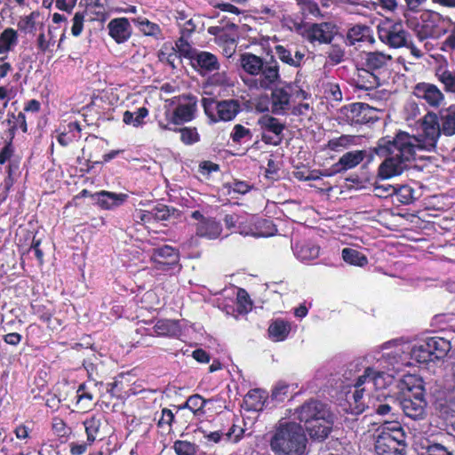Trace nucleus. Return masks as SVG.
<instances>
[{"label":"nucleus","mask_w":455,"mask_h":455,"mask_svg":"<svg viewBox=\"0 0 455 455\" xmlns=\"http://www.w3.org/2000/svg\"><path fill=\"white\" fill-rule=\"evenodd\" d=\"M420 142L421 140L403 131L394 137L379 139L377 145L369 150V162L374 156L386 157L379 165L378 178L387 180L400 175L408 167V163L415 160L417 149L424 148Z\"/></svg>","instance_id":"1"},{"label":"nucleus","mask_w":455,"mask_h":455,"mask_svg":"<svg viewBox=\"0 0 455 455\" xmlns=\"http://www.w3.org/2000/svg\"><path fill=\"white\" fill-rule=\"evenodd\" d=\"M238 65L244 74L243 82L251 90L269 91L281 82L280 65L274 54L245 52L239 55Z\"/></svg>","instance_id":"2"},{"label":"nucleus","mask_w":455,"mask_h":455,"mask_svg":"<svg viewBox=\"0 0 455 455\" xmlns=\"http://www.w3.org/2000/svg\"><path fill=\"white\" fill-rule=\"evenodd\" d=\"M307 437L302 427L293 421H279L270 433L269 447L275 455H303Z\"/></svg>","instance_id":"3"},{"label":"nucleus","mask_w":455,"mask_h":455,"mask_svg":"<svg viewBox=\"0 0 455 455\" xmlns=\"http://www.w3.org/2000/svg\"><path fill=\"white\" fill-rule=\"evenodd\" d=\"M296 413L312 439L323 441L328 437L333 426V415L325 403L310 399L299 407Z\"/></svg>","instance_id":"4"},{"label":"nucleus","mask_w":455,"mask_h":455,"mask_svg":"<svg viewBox=\"0 0 455 455\" xmlns=\"http://www.w3.org/2000/svg\"><path fill=\"white\" fill-rule=\"evenodd\" d=\"M170 107L165 108L164 116L157 117V124L163 131H177L181 126L193 121L196 116L198 99L192 93H183L167 100Z\"/></svg>","instance_id":"5"},{"label":"nucleus","mask_w":455,"mask_h":455,"mask_svg":"<svg viewBox=\"0 0 455 455\" xmlns=\"http://www.w3.org/2000/svg\"><path fill=\"white\" fill-rule=\"evenodd\" d=\"M384 376L385 373L383 371H379L371 367H367L364 370L363 374L357 378L355 384L354 385L355 391L351 395L349 392L347 394L348 408H346L345 411L347 413L354 415L363 413L365 411V404L363 401L364 393V387H363V386L364 384L371 383L376 388H382L385 386Z\"/></svg>","instance_id":"6"},{"label":"nucleus","mask_w":455,"mask_h":455,"mask_svg":"<svg viewBox=\"0 0 455 455\" xmlns=\"http://www.w3.org/2000/svg\"><path fill=\"white\" fill-rule=\"evenodd\" d=\"M271 111L275 115H284L291 108V101L307 100L310 94L297 83H284L282 86H274L271 90Z\"/></svg>","instance_id":"7"},{"label":"nucleus","mask_w":455,"mask_h":455,"mask_svg":"<svg viewBox=\"0 0 455 455\" xmlns=\"http://www.w3.org/2000/svg\"><path fill=\"white\" fill-rule=\"evenodd\" d=\"M202 106L211 123L232 121L242 111L240 101L235 99L203 98Z\"/></svg>","instance_id":"8"},{"label":"nucleus","mask_w":455,"mask_h":455,"mask_svg":"<svg viewBox=\"0 0 455 455\" xmlns=\"http://www.w3.org/2000/svg\"><path fill=\"white\" fill-rule=\"evenodd\" d=\"M406 386V392H403L400 400V406L408 418L412 419H422L425 415L427 402L425 400V389L421 384L410 385L407 380L403 381Z\"/></svg>","instance_id":"9"},{"label":"nucleus","mask_w":455,"mask_h":455,"mask_svg":"<svg viewBox=\"0 0 455 455\" xmlns=\"http://www.w3.org/2000/svg\"><path fill=\"white\" fill-rule=\"evenodd\" d=\"M377 33L380 42L393 49L403 48L411 38V34L402 22H381L377 27Z\"/></svg>","instance_id":"10"},{"label":"nucleus","mask_w":455,"mask_h":455,"mask_svg":"<svg viewBox=\"0 0 455 455\" xmlns=\"http://www.w3.org/2000/svg\"><path fill=\"white\" fill-rule=\"evenodd\" d=\"M335 25L331 22L297 23V32L308 43L331 44L334 38Z\"/></svg>","instance_id":"11"},{"label":"nucleus","mask_w":455,"mask_h":455,"mask_svg":"<svg viewBox=\"0 0 455 455\" xmlns=\"http://www.w3.org/2000/svg\"><path fill=\"white\" fill-rule=\"evenodd\" d=\"M257 124L261 130V140L267 145L278 146L283 138V131L285 124L282 123L278 118L268 114L261 116Z\"/></svg>","instance_id":"12"},{"label":"nucleus","mask_w":455,"mask_h":455,"mask_svg":"<svg viewBox=\"0 0 455 455\" xmlns=\"http://www.w3.org/2000/svg\"><path fill=\"white\" fill-rule=\"evenodd\" d=\"M180 251L171 245L154 248L150 257L154 268L159 271H169L180 266Z\"/></svg>","instance_id":"13"},{"label":"nucleus","mask_w":455,"mask_h":455,"mask_svg":"<svg viewBox=\"0 0 455 455\" xmlns=\"http://www.w3.org/2000/svg\"><path fill=\"white\" fill-rule=\"evenodd\" d=\"M344 120L350 125L366 124L376 121L374 109L366 103H352L342 108Z\"/></svg>","instance_id":"14"},{"label":"nucleus","mask_w":455,"mask_h":455,"mask_svg":"<svg viewBox=\"0 0 455 455\" xmlns=\"http://www.w3.org/2000/svg\"><path fill=\"white\" fill-rule=\"evenodd\" d=\"M390 437L387 435H378L374 450L377 455H405L406 453V440L400 439V435Z\"/></svg>","instance_id":"15"},{"label":"nucleus","mask_w":455,"mask_h":455,"mask_svg":"<svg viewBox=\"0 0 455 455\" xmlns=\"http://www.w3.org/2000/svg\"><path fill=\"white\" fill-rule=\"evenodd\" d=\"M31 313L40 321L46 323L47 328L51 331L57 330L62 322L59 318L54 317L55 307L49 300L35 299L30 303Z\"/></svg>","instance_id":"16"},{"label":"nucleus","mask_w":455,"mask_h":455,"mask_svg":"<svg viewBox=\"0 0 455 455\" xmlns=\"http://www.w3.org/2000/svg\"><path fill=\"white\" fill-rule=\"evenodd\" d=\"M190 65L202 76L210 75L220 68V63L215 54L199 50L190 61Z\"/></svg>","instance_id":"17"},{"label":"nucleus","mask_w":455,"mask_h":455,"mask_svg":"<svg viewBox=\"0 0 455 455\" xmlns=\"http://www.w3.org/2000/svg\"><path fill=\"white\" fill-rule=\"evenodd\" d=\"M369 159V151L354 150L345 153L337 163L331 165L326 176L344 172L359 165L365 158Z\"/></svg>","instance_id":"18"},{"label":"nucleus","mask_w":455,"mask_h":455,"mask_svg":"<svg viewBox=\"0 0 455 455\" xmlns=\"http://www.w3.org/2000/svg\"><path fill=\"white\" fill-rule=\"evenodd\" d=\"M75 406L84 412L91 411L97 403L96 384L84 382L78 386L75 396Z\"/></svg>","instance_id":"19"},{"label":"nucleus","mask_w":455,"mask_h":455,"mask_svg":"<svg viewBox=\"0 0 455 455\" xmlns=\"http://www.w3.org/2000/svg\"><path fill=\"white\" fill-rule=\"evenodd\" d=\"M392 61V56L379 51L365 52L363 66L379 76L387 72Z\"/></svg>","instance_id":"20"},{"label":"nucleus","mask_w":455,"mask_h":455,"mask_svg":"<svg viewBox=\"0 0 455 455\" xmlns=\"http://www.w3.org/2000/svg\"><path fill=\"white\" fill-rule=\"evenodd\" d=\"M413 94L423 100L431 107L437 108L441 105L444 97L438 87L433 84L419 83L413 88Z\"/></svg>","instance_id":"21"},{"label":"nucleus","mask_w":455,"mask_h":455,"mask_svg":"<svg viewBox=\"0 0 455 455\" xmlns=\"http://www.w3.org/2000/svg\"><path fill=\"white\" fill-rule=\"evenodd\" d=\"M275 56L281 62L289 67L299 68L305 60V52L299 49L293 50L289 45L276 44L274 47Z\"/></svg>","instance_id":"22"},{"label":"nucleus","mask_w":455,"mask_h":455,"mask_svg":"<svg viewBox=\"0 0 455 455\" xmlns=\"http://www.w3.org/2000/svg\"><path fill=\"white\" fill-rule=\"evenodd\" d=\"M129 196L124 193H115L107 190H100L94 193L92 198L96 201L97 205L102 210H114L123 205Z\"/></svg>","instance_id":"23"},{"label":"nucleus","mask_w":455,"mask_h":455,"mask_svg":"<svg viewBox=\"0 0 455 455\" xmlns=\"http://www.w3.org/2000/svg\"><path fill=\"white\" fill-rule=\"evenodd\" d=\"M109 36L118 44L127 42L132 36V29L125 17L115 18L108 24Z\"/></svg>","instance_id":"24"},{"label":"nucleus","mask_w":455,"mask_h":455,"mask_svg":"<svg viewBox=\"0 0 455 455\" xmlns=\"http://www.w3.org/2000/svg\"><path fill=\"white\" fill-rule=\"evenodd\" d=\"M421 126L425 142L429 147H435L442 132L437 115L428 112L423 117Z\"/></svg>","instance_id":"25"},{"label":"nucleus","mask_w":455,"mask_h":455,"mask_svg":"<svg viewBox=\"0 0 455 455\" xmlns=\"http://www.w3.org/2000/svg\"><path fill=\"white\" fill-rule=\"evenodd\" d=\"M421 22L416 27V34L419 41L435 38L439 36V28L433 12H426L420 16Z\"/></svg>","instance_id":"26"},{"label":"nucleus","mask_w":455,"mask_h":455,"mask_svg":"<svg viewBox=\"0 0 455 455\" xmlns=\"http://www.w3.org/2000/svg\"><path fill=\"white\" fill-rule=\"evenodd\" d=\"M353 84L359 90L371 91L380 85V78L377 73H373L366 68H358L353 77Z\"/></svg>","instance_id":"27"},{"label":"nucleus","mask_w":455,"mask_h":455,"mask_svg":"<svg viewBox=\"0 0 455 455\" xmlns=\"http://www.w3.org/2000/svg\"><path fill=\"white\" fill-rule=\"evenodd\" d=\"M294 255L301 261L315 259L320 254V246L312 241H298L292 247Z\"/></svg>","instance_id":"28"},{"label":"nucleus","mask_w":455,"mask_h":455,"mask_svg":"<svg viewBox=\"0 0 455 455\" xmlns=\"http://www.w3.org/2000/svg\"><path fill=\"white\" fill-rule=\"evenodd\" d=\"M267 397V393L263 389H251L243 398V409L247 411H261Z\"/></svg>","instance_id":"29"},{"label":"nucleus","mask_w":455,"mask_h":455,"mask_svg":"<svg viewBox=\"0 0 455 455\" xmlns=\"http://www.w3.org/2000/svg\"><path fill=\"white\" fill-rule=\"evenodd\" d=\"M291 331V324L289 321L282 318L272 320L267 328L268 338L275 342L285 340Z\"/></svg>","instance_id":"30"},{"label":"nucleus","mask_w":455,"mask_h":455,"mask_svg":"<svg viewBox=\"0 0 455 455\" xmlns=\"http://www.w3.org/2000/svg\"><path fill=\"white\" fill-rule=\"evenodd\" d=\"M221 231L220 223L211 217L206 218L202 222H197L196 225V234L200 237L215 239L220 235Z\"/></svg>","instance_id":"31"},{"label":"nucleus","mask_w":455,"mask_h":455,"mask_svg":"<svg viewBox=\"0 0 455 455\" xmlns=\"http://www.w3.org/2000/svg\"><path fill=\"white\" fill-rule=\"evenodd\" d=\"M426 346L429 348L434 361L444 358L451 348V342L441 337L427 338Z\"/></svg>","instance_id":"32"},{"label":"nucleus","mask_w":455,"mask_h":455,"mask_svg":"<svg viewBox=\"0 0 455 455\" xmlns=\"http://www.w3.org/2000/svg\"><path fill=\"white\" fill-rule=\"evenodd\" d=\"M18 124H12L7 131V140L4 141L2 148H0V165L3 166L7 162L15 156V147L13 140L15 138Z\"/></svg>","instance_id":"33"},{"label":"nucleus","mask_w":455,"mask_h":455,"mask_svg":"<svg viewBox=\"0 0 455 455\" xmlns=\"http://www.w3.org/2000/svg\"><path fill=\"white\" fill-rule=\"evenodd\" d=\"M84 427L86 439L89 445H92L97 439L101 440L100 429L102 427V419L98 415H92L83 422Z\"/></svg>","instance_id":"34"},{"label":"nucleus","mask_w":455,"mask_h":455,"mask_svg":"<svg viewBox=\"0 0 455 455\" xmlns=\"http://www.w3.org/2000/svg\"><path fill=\"white\" fill-rule=\"evenodd\" d=\"M207 400H205L202 395L198 394L192 395L188 396L187 401L180 405L174 406L177 411L188 409L193 412L195 416H203L205 413V406L207 403Z\"/></svg>","instance_id":"35"},{"label":"nucleus","mask_w":455,"mask_h":455,"mask_svg":"<svg viewBox=\"0 0 455 455\" xmlns=\"http://www.w3.org/2000/svg\"><path fill=\"white\" fill-rule=\"evenodd\" d=\"M133 24L146 36L159 38L162 36V28L157 23L148 20L147 18L140 16L132 20Z\"/></svg>","instance_id":"36"},{"label":"nucleus","mask_w":455,"mask_h":455,"mask_svg":"<svg viewBox=\"0 0 455 455\" xmlns=\"http://www.w3.org/2000/svg\"><path fill=\"white\" fill-rule=\"evenodd\" d=\"M157 336H177L180 331V324L178 321L169 319L158 320L153 327Z\"/></svg>","instance_id":"37"},{"label":"nucleus","mask_w":455,"mask_h":455,"mask_svg":"<svg viewBox=\"0 0 455 455\" xmlns=\"http://www.w3.org/2000/svg\"><path fill=\"white\" fill-rule=\"evenodd\" d=\"M435 76L443 85L444 91L455 95V70H450L446 67L439 66L435 69Z\"/></svg>","instance_id":"38"},{"label":"nucleus","mask_w":455,"mask_h":455,"mask_svg":"<svg viewBox=\"0 0 455 455\" xmlns=\"http://www.w3.org/2000/svg\"><path fill=\"white\" fill-rule=\"evenodd\" d=\"M358 136L342 134L339 137L329 140L326 144V148L331 151H340L351 146H356L358 144Z\"/></svg>","instance_id":"39"},{"label":"nucleus","mask_w":455,"mask_h":455,"mask_svg":"<svg viewBox=\"0 0 455 455\" xmlns=\"http://www.w3.org/2000/svg\"><path fill=\"white\" fill-rule=\"evenodd\" d=\"M154 420L156 422V427L162 431L170 433L172 428V424L175 421V413L169 408H162L161 411L156 412Z\"/></svg>","instance_id":"40"},{"label":"nucleus","mask_w":455,"mask_h":455,"mask_svg":"<svg viewBox=\"0 0 455 455\" xmlns=\"http://www.w3.org/2000/svg\"><path fill=\"white\" fill-rule=\"evenodd\" d=\"M341 254L343 260L349 265L364 267L368 264L365 254L356 249L344 248Z\"/></svg>","instance_id":"41"},{"label":"nucleus","mask_w":455,"mask_h":455,"mask_svg":"<svg viewBox=\"0 0 455 455\" xmlns=\"http://www.w3.org/2000/svg\"><path fill=\"white\" fill-rule=\"evenodd\" d=\"M188 38V36H180V37L176 40L173 48H175V52L179 54V57L188 59L190 62L198 50L192 47Z\"/></svg>","instance_id":"42"},{"label":"nucleus","mask_w":455,"mask_h":455,"mask_svg":"<svg viewBox=\"0 0 455 455\" xmlns=\"http://www.w3.org/2000/svg\"><path fill=\"white\" fill-rule=\"evenodd\" d=\"M230 139L233 143L241 145L251 140L252 132L249 128L243 124H236L234 125L230 132Z\"/></svg>","instance_id":"43"},{"label":"nucleus","mask_w":455,"mask_h":455,"mask_svg":"<svg viewBox=\"0 0 455 455\" xmlns=\"http://www.w3.org/2000/svg\"><path fill=\"white\" fill-rule=\"evenodd\" d=\"M236 312L239 315H245L252 309V300L249 293L243 288H239L236 293Z\"/></svg>","instance_id":"44"},{"label":"nucleus","mask_w":455,"mask_h":455,"mask_svg":"<svg viewBox=\"0 0 455 455\" xmlns=\"http://www.w3.org/2000/svg\"><path fill=\"white\" fill-rule=\"evenodd\" d=\"M410 354L411 358L419 363H426L434 361L429 348L426 346V340L420 344L413 346Z\"/></svg>","instance_id":"45"},{"label":"nucleus","mask_w":455,"mask_h":455,"mask_svg":"<svg viewBox=\"0 0 455 455\" xmlns=\"http://www.w3.org/2000/svg\"><path fill=\"white\" fill-rule=\"evenodd\" d=\"M295 388L283 380L278 381L271 391V398L276 402H283L288 399Z\"/></svg>","instance_id":"46"},{"label":"nucleus","mask_w":455,"mask_h":455,"mask_svg":"<svg viewBox=\"0 0 455 455\" xmlns=\"http://www.w3.org/2000/svg\"><path fill=\"white\" fill-rule=\"evenodd\" d=\"M442 132L446 136L455 134V110L448 109L441 115Z\"/></svg>","instance_id":"47"},{"label":"nucleus","mask_w":455,"mask_h":455,"mask_svg":"<svg viewBox=\"0 0 455 455\" xmlns=\"http://www.w3.org/2000/svg\"><path fill=\"white\" fill-rule=\"evenodd\" d=\"M173 450L177 455H197L199 446L187 440H177L173 443Z\"/></svg>","instance_id":"48"},{"label":"nucleus","mask_w":455,"mask_h":455,"mask_svg":"<svg viewBox=\"0 0 455 455\" xmlns=\"http://www.w3.org/2000/svg\"><path fill=\"white\" fill-rule=\"evenodd\" d=\"M395 190L394 196L398 203L407 205L414 201V189L409 185L395 186Z\"/></svg>","instance_id":"49"},{"label":"nucleus","mask_w":455,"mask_h":455,"mask_svg":"<svg viewBox=\"0 0 455 455\" xmlns=\"http://www.w3.org/2000/svg\"><path fill=\"white\" fill-rule=\"evenodd\" d=\"M173 132L180 133V140L185 145H192L200 140V134L196 127H180L177 126V131H172Z\"/></svg>","instance_id":"50"},{"label":"nucleus","mask_w":455,"mask_h":455,"mask_svg":"<svg viewBox=\"0 0 455 455\" xmlns=\"http://www.w3.org/2000/svg\"><path fill=\"white\" fill-rule=\"evenodd\" d=\"M395 433H397L401 436L400 439H407L406 433L398 421H387L383 423L379 435H390V437H394L396 435Z\"/></svg>","instance_id":"51"},{"label":"nucleus","mask_w":455,"mask_h":455,"mask_svg":"<svg viewBox=\"0 0 455 455\" xmlns=\"http://www.w3.org/2000/svg\"><path fill=\"white\" fill-rule=\"evenodd\" d=\"M109 0H91L90 9L95 12L96 20L104 21L108 17V7Z\"/></svg>","instance_id":"52"},{"label":"nucleus","mask_w":455,"mask_h":455,"mask_svg":"<svg viewBox=\"0 0 455 455\" xmlns=\"http://www.w3.org/2000/svg\"><path fill=\"white\" fill-rule=\"evenodd\" d=\"M326 54L329 60V62L332 65H337L341 63L345 58V50L344 47L340 44H330Z\"/></svg>","instance_id":"53"},{"label":"nucleus","mask_w":455,"mask_h":455,"mask_svg":"<svg viewBox=\"0 0 455 455\" xmlns=\"http://www.w3.org/2000/svg\"><path fill=\"white\" fill-rule=\"evenodd\" d=\"M297 4L303 14H309L315 18L323 17L318 4L314 0H297Z\"/></svg>","instance_id":"54"},{"label":"nucleus","mask_w":455,"mask_h":455,"mask_svg":"<svg viewBox=\"0 0 455 455\" xmlns=\"http://www.w3.org/2000/svg\"><path fill=\"white\" fill-rule=\"evenodd\" d=\"M370 35V28L365 25H355L347 32V38L352 42H363Z\"/></svg>","instance_id":"55"},{"label":"nucleus","mask_w":455,"mask_h":455,"mask_svg":"<svg viewBox=\"0 0 455 455\" xmlns=\"http://www.w3.org/2000/svg\"><path fill=\"white\" fill-rule=\"evenodd\" d=\"M257 229V235L263 237L272 236L277 232L276 226L274 224L273 220L267 219L259 220Z\"/></svg>","instance_id":"56"},{"label":"nucleus","mask_w":455,"mask_h":455,"mask_svg":"<svg viewBox=\"0 0 455 455\" xmlns=\"http://www.w3.org/2000/svg\"><path fill=\"white\" fill-rule=\"evenodd\" d=\"M52 429L53 433L62 438L68 437L71 435V428L67 426L66 422L60 417H53L52 419Z\"/></svg>","instance_id":"57"},{"label":"nucleus","mask_w":455,"mask_h":455,"mask_svg":"<svg viewBox=\"0 0 455 455\" xmlns=\"http://www.w3.org/2000/svg\"><path fill=\"white\" fill-rule=\"evenodd\" d=\"M178 54L175 52L173 46L167 47L164 45L158 52V59L161 62H166L172 68H176L175 60L178 59Z\"/></svg>","instance_id":"58"},{"label":"nucleus","mask_w":455,"mask_h":455,"mask_svg":"<svg viewBox=\"0 0 455 455\" xmlns=\"http://www.w3.org/2000/svg\"><path fill=\"white\" fill-rule=\"evenodd\" d=\"M419 455H453V453L444 445L433 443H428L427 446H423L422 451Z\"/></svg>","instance_id":"59"},{"label":"nucleus","mask_w":455,"mask_h":455,"mask_svg":"<svg viewBox=\"0 0 455 455\" xmlns=\"http://www.w3.org/2000/svg\"><path fill=\"white\" fill-rule=\"evenodd\" d=\"M45 335L44 328L36 323H30L26 328V339L27 342L39 341Z\"/></svg>","instance_id":"60"},{"label":"nucleus","mask_w":455,"mask_h":455,"mask_svg":"<svg viewBox=\"0 0 455 455\" xmlns=\"http://www.w3.org/2000/svg\"><path fill=\"white\" fill-rule=\"evenodd\" d=\"M6 172V177L4 180V187L6 191H9L14 184V173L18 168V164H14L12 159L4 164Z\"/></svg>","instance_id":"61"},{"label":"nucleus","mask_w":455,"mask_h":455,"mask_svg":"<svg viewBox=\"0 0 455 455\" xmlns=\"http://www.w3.org/2000/svg\"><path fill=\"white\" fill-rule=\"evenodd\" d=\"M18 34L13 28H5L0 34V44L11 50L12 46L17 43Z\"/></svg>","instance_id":"62"},{"label":"nucleus","mask_w":455,"mask_h":455,"mask_svg":"<svg viewBox=\"0 0 455 455\" xmlns=\"http://www.w3.org/2000/svg\"><path fill=\"white\" fill-rule=\"evenodd\" d=\"M395 191V186L390 184H379L375 182L373 187V192L375 193V196L379 197L387 198L389 196H394Z\"/></svg>","instance_id":"63"},{"label":"nucleus","mask_w":455,"mask_h":455,"mask_svg":"<svg viewBox=\"0 0 455 455\" xmlns=\"http://www.w3.org/2000/svg\"><path fill=\"white\" fill-rule=\"evenodd\" d=\"M152 212L154 220H167L171 217V209L164 204H157Z\"/></svg>","instance_id":"64"}]
</instances>
